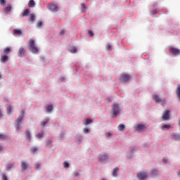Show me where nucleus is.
<instances>
[{"mask_svg": "<svg viewBox=\"0 0 180 180\" xmlns=\"http://www.w3.org/2000/svg\"><path fill=\"white\" fill-rule=\"evenodd\" d=\"M37 137L39 139L44 137V132H41V133L39 134L38 135H37Z\"/></svg>", "mask_w": 180, "mask_h": 180, "instance_id": "obj_35", "label": "nucleus"}, {"mask_svg": "<svg viewBox=\"0 0 180 180\" xmlns=\"http://www.w3.org/2000/svg\"><path fill=\"white\" fill-rule=\"evenodd\" d=\"M105 135H107L108 137H110L112 136V134L110 132L105 134Z\"/></svg>", "mask_w": 180, "mask_h": 180, "instance_id": "obj_47", "label": "nucleus"}, {"mask_svg": "<svg viewBox=\"0 0 180 180\" xmlns=\"http://www.w3.org/2000/svg\"><path fill=\"white\" fill-rule=\"evenodd\" d=\"M153 98L156 102V103H162V100L161 98H160L158 95L153 96Z\"/></svg>", "mask_w": 180, "mask_h": 180, "instance_id": "obj_13", "label": "nucleus"}, {"mask_svg": "<svg viewBox=\"0 0 180 180\" xmlns=\"http://www.w3.org/2000/svg\"><path fill=\"white\" fill-rule=\"evenodd\" d=\"M4 150V147H2L1 146H0V152Z\"/></svg>", "mask_w": 180, "mask_h": 180, "instance_id": "obj_50", "label": "nucleus"}, {"mask_svg": "<svg viewBox=\"0 0 180 180\" xmlns=\"http://www.w3.org/2000/svg\"><path fill=\"white\" fill-rule=\"evenodd\" d=\"M29 165L27 162H25L24 160L21 161V169L22 171H25L28 169Z\"/></svg>", "mask_w": 180, "mask_h": 180, "instance_id": "obj_10", "label": "nucleus"}, {"mask_svg": "<svg viewBox=\"0 0 180 180\" xmlns=\"http://www.w3.org/2000/svg\"><path fill=\"white\" fill-rule=\"evenodd\" d=\"M65 34V30H61L60 32V35H63Z\"/></svg>", "mask_w": 180, "mask_h": 180, "instance_id": "obj_46", "label": "nucleus"}, {"mask_svg": "<svg viewBox=\"0 0 180 180\" xmlns=\"http://www.w3.org/2000/svg\"><path fill=\"white\" fill-rule=\"evenodd\" d=\"M39 168H40V164H39V163L35 164V167H34V169H39Z\"/></svg>", "mask_w": 180, "mask_h": 180, "instance_id": "obj_38", "label": "nucleus"}, {"mask_svg": "<svg viewBox=\"0 0 180 180\" xmlns=\"http://www.w3.org/2000/svg\"><path fill=\"white\" fill-rule=\"evenodd\" d=\"M77 175H78V174L77 173V174H76V176H77Z\"/></svg>", "mask_w": 180, "mask_h": 180, "instance_id": "obj_56", "label": "nucleus"}, {"mask_svg": "<svg viewBox=\"0 0 180 180\" xmlns=\"http://www.w3.org/2000/svg\"><path fill=\"white\" fill-rule=\"evenodd\" d=\"M63 166L65 168H68L69 167V164L66 162H64Z\"/></svg>", "mask_w": 180, "mask_h": 180, "instance_id": "obj_40", "label": "nucleus"}, {"mask_svg": "<svg viewBox=\"0 0 180 180\" xmlns=\"http://www.w3.org/2000/svg\"><path fill=\"white\" fill-rule=\"evenodd\" d=\"M28 45H29V46H30L29 50H30L32 53H34V54H37V53H39V49H38V48L37 47L36 44H35V41H34V39H30L29 43H28Z\"/></svg>", "mask_w": 180, "mask_h": 180, "instance_id": "obj_1", "label": "nucleus"}, {"mask_svg": "<svg viewBox=\"0 0 180 180\" xmlns=\"http://www.w3.org/2000/svg\"><path fill=\"white\" fill-rule=\"evenodd\" d=\"M34 20H35V15H34V13H31V14L30 15V22H33L34 21Z\"/></svg>", "mask_w": 180, "mask_h": 180, "instance_id": "obj_20", "label": "nucleus"}, {"mask_svg": "<svg viewBox=\"0 0 180 180\" xmlns=\"http://www.w3.org/2000/svg\"><path fill=\"white\" fill-rule=\"evenodd\" d=\"M50 144H51V140H49V141L46 142V146H49Z\"/></svg>", "mask_w": 180, "mask_h": 180, "instance_id": "obj_45", "label": "nucleus"}, {"mask_svg": "<svg viewBox=\"0 0 180 180\" xmlns=\"http://www.w3.org/2000/svg\"><path fill=\"white\" fill-rule=\"evenodd\" d=\"M31 151L32 152V153H34L35 152L37 151V148H36V147L32 148Z\"/></svg>", "mask_w": 180, "mask_h": 180, "instance_id": "obj_36", "label": "nucleus"}, {"mask_svg": "<svg viewBox=\"0 0 180 180\" xmlns=\"http://www.w3.org/2000/svg\"><path fill=\"white\" fill-rule=\"evenodd\" d=\"M162 119L164 121H167L169 119V111L168 110H166L164 111L162 116Z\"/></svg>", "mask_w": 180, "mask_h": 180, "instance_id": "obj_5", "label": "nucleus"}, {"mask_svg": "<svg viewBox=\"0 0 180 180\" xmlns=\"http://www.w3.org/2000/svg\"><path fill=\"white\" fill-rule=\"evenodd\" d=\"M25 115V111H22V115Z\"/></svg>", "mask_w": 180, "mask_h": 180, "instance_id": "obj_53", "label": "nucleus"}, {"mask_svg": "<svg viewBox=\"0 0 180 180\" xmlns=\"http://www.w3.org/2000/svg\"><path fill=\"white\" fill-rule=\"evenodd\" d=\"M89 34L90 35L91 37H94V33L93 32V31L90 30L89 31Z\"/></svg>", "mask_w": 180, "mask_h": 180, "instance_id": "obj_41", "label": "nucleus"}, {"mask_svg": "<svg viewBox=\"0 0 180 180\" xmlns=\"http://www.w3.org/2000/svg\"><path fill=\"white\" fill-rule=\"evenodd\" d=\"M41 25H43V22H41V20H39L37 23V27H41Z\"/></svg>", "mask_w": 180, "mask_h": 180, "instance_id": "obj_37", "label": "nucleus"}, {"mask_svg": "<svg viewBox=\"0 0 180 180\" xmlns=\"http://www.w3.org/2000/svg\"><path fill=\"white\" fill-rule=\"evenodd\" d=\"M105 49H106L108 51H111V50H112V45L108 44V45L105 46Z\"/></svg>", "mask_w": 180, "mask_h": 180, "instance_id": "obj_33", "label": "nucleus"}, {"mask_svg": "<svg viewBox=\"0 0 180 180\" xmlns=\"http://www.w3.org/2000/svg\"><path fill=\"white\" fill-rule=\"evenodd\" d=\"M8 60V57L6 55L1 56V60L2 63H6Z\"/></svg>", "mask_w": 180, "mask_h": 180, "instance_id": "obj_18", "label": "nucleus"}, {"mask_svg": "<svg viewBox=\"0 0 180 180\" xmlns=\"http://www.w3.org/2000/svg\"><path fill=\"white\" fill-rule=\"evenodd\" d=\"M30 13V11L29 9H26L23 11V14H22V16L23 17H25V16H27Z\"/></svg>", "mask_w": 180, "mask_h": 180, "instance_id": "obj_27", "label": "nucleus"}, {"mask_svg": "<svg viewBox=\"0 0 180 180\" xmlns=\"http://www.w3.org/2000/svg\"><path fill=\"white\" fill-rule=\"evenodd\" d=\"M169 51L171 53H172L174 56H176L180 54V50L174 48L173 46L169 47Z\"/></svg>", "mask_w": 180, "mask_h": 180, "instance_id": "obj_4", "label": "nucleus"}, {"mask_svg": "<svg viewBox=\"0 0 180 180\" xmlns=\"http://www.w3.org/2000/svg\"><path fill=\"white\" fill-rule=\"evenodd\" d=\"M84 8H86L84 5H83Z\"/></svg>", "mask_w": 180, "mask_h": 180, "instance_id": "obj_55", "label": "nucleus"}, {"mask_svg": "<svg viewBox=\"0 0 180 180\" xmlns=\"http://www.w3.org/2000/svg\"><path fill=\"white\" fill-rule=\"evenodd\" d=\"M107 101H108V103H110V102H112V99H110V98H107Z\"/></svg>", "mask_w": 180, "mask_h": 180, "instance_id": "obj_48", "label": "nucleus"}, {"mask_svg": "<svg viewBox=\"0 0 180 180\" xmlns=\"http://www.w3.org/2000/svg\"><path fill=\"white\" fill-rule=\"evenodd\" d=\"M154 13H156V10L154 11Z\"/></svg>", "mask_w": 180, "mask_h": 180, "instance_id": "obj_54", "label": "nucleus"}, {"mask_svg": "<svg viewBox=\"0 0 180 180\" xmlns=\"http://www.w3.org/2000/svg\"><path fill=\"white\" fill-rule=\"evenodd\" d=\"M124 128H125V126L124 124H120L118 126V129L120 131H122L124 129Z\"/></svg>", "mask_w": 180, "mask_h": 180, "instance_id": "obj_30", "label": "nucleus"}, {"mask_svg": "<svg viewBox=\"0 0 180 180\" xmlns=\"http://www.w3.org/2000/svg\"><path fill=\"white\" fill-rule=\"evenodd\" d=\"M137 177L139 179L143 180L148 177V174L146 172H139L137 174Z\"/></svg>", "mask_w": 180, "mask_h": 180, "instance_id": "obj_7", "label": "nucleus"}, {"mask_svg": "<svg viewBox=\"0 0 180 180\" xmlns=\"http://www.w3.org/2000/svg\"><path fill=\"white\" fill-rule=\"evenodd\" d=\"M14 165H8L7 167H6V169H11L12 167H13Z\"/></svg>", "mask_w": 180, "mask_h": 180, "instance_id": "obj_32", "label": "nucleus"}, {"mask_svg": "<svg viewBox=\"0 0 180 180\" xmlns=\"http://www.w3.org/2000/svg\"><path fill=\"white\" fill-rule=\"evenodd\" d=\"M24 116H20L17 120L15 121V130L18 131L20 126L22 124V121L23 120Z\"/></svg>", "mask_w": 180, "mask_h": 180, "instance_id": "obj_3", "label": "nucleus"}, {"mask_svg": "<svg viewBox=\"0 0 180 180\" xmlns=\"http://www.w3.org/2000/svg\"><path fill=\"white\" fill-rule=\"evenodd\" d=\"M53 106L52 105H49L46 108V110L48 112H51L53 110Z\"/></svg>", "mask_w": 180, "mask_h": 180, "instance_id": "obj_24", "label": "nucleus"}, {"mask_svg": "<svg viewBox=\"0 0 180 180\" xmlns=\"http://www.w3.org/2000/svg\"><path fill=\"white\" fill-rule=\"evenodd\" d=\"M48 8L52 12H57L58 11V7L54 4H50Z\"/></svg>", "mask_w": 180, "mask_h": 180, "instance_id": "obj_9", "label": "nucleus"}, {"mask_svg": "<svg viewBox=\"0 0 180 180\" xmlns=\"http://www.w3.org/2000/svg\"><path fill=\"white\" fill-rule=\"evenodd\" d=\"M0 117H2V112L0 110Z\"/></svg>", "mask_w": 180, "mask_h": 180, "instance_id": "obj_51", "label": "nucleus"}, {"mask_svg": "<svg viewBox=\"0 0 180 180\" xmlns=\"http://www.w3.org/2000/svg\"><path fill=\"white\" fill-rule=\"evenodd\" d=\"M5 4H6V1L5 0H1L0 1V4L1 5H5Z\"/></svg>", "mask_w": 180, "mask_h": 180, "instance_id": "obj_44", "label": "nucleus"}, {"mask_svg": "<svg viewBox=\"0 0 180 180\" xmlns=\"http://www.w3.org/2000/svg\"><path fill=\"white\" fill-rule=\"evenodd\" d=\"M25 136H26L27 139L29 141H30V140H31V134H30V131L28 130L25 132Z\"/></svg>", "mask_w": 180, "mask_h": 180, "instance_id": "obj_19", "label": "nucleus"}, {"mask_svg": "<svg viewBox=\"0 0 180 180\" xmlns=\"http://www.w3.org/2000/svg\"><path fill=\"white\" fill-rule=\"evenodd\" d=\"M146 129H147V127H146V125L142 124H138V126L136 127V131L138 132H142L143 131H145Z\"/></svg>", "mask_w": 180, "mask_h": 180, "instance_id": "obj_8", "label": "nucleus"}, {"mask_svg": "<svg viewBox=\"0 0 180 180\" xmlns=\"http://www.w3.org/2000/svg\"><path fill=\"white\" fill-rule=\"evenodd\" d=\"M47 123H48V120L44 121V122H41V125L42 127H44Z\"/></svg>", "mask_w": 180, "mask_h": 180, "instance_id": "obj_39", "label": "nucleus"}, {"mask_svg": "<svg viewBox=\"0 0 180 180\" xmlns=\"http://www.w3.org/2000/svg\"><path fill=\"white\" fill-rule=\"evenodd\" d=\"M118 170H119L118 167H115L113 169L112 173V175L113 177H117V172H118Z\"/></svg>", "mask_w": 180, "mask_h": 180, "instance_id": "obj_15", "label": "nucleus"}, {"mask_svg": "<svg viewBox=\"0 0 180 180\" xmlns=\"http://www.w3.org/2000/svg\"><path fill=\"white\" fill-rule=\"evenodd\" d=\"M8 136L5 134H0V141L7 140Z\"/></svg>", "mask_w": 180, "mask_h": 180, "instance_id": "obj_22", "label": "nucleus"}, {"mask_svg": "<svg viewBox=\"0 0 180 180\" xmlns=\"http://www.w3.org/2000/svg\"><path fill=\"white\" fill-rule=\"evenodd\" d=\"M10 51H11V49H10V48H8V47H6V48H4V53L5 54H8V53H10Z\"/></svg>", "mask_w": 180, "mask_h": 180, "instance_id": "obj_28", "label": "nucleus"}, {"mask_svg": "<svg viewBox=\"0 0 180 180\" xmlns=\"http://www.w3.org/2000/svg\"><path fill=\"white\" fill-rule=\"evenodd\" d=\"M178 175H180V170L177 172Z\"/></svg>", "mask_w": 180, "mask_h": 180, "instance_id": "obj_52", "label": "nucleus"}, {"mask_svg": "<svg viewBox=\"0 0 180 180\" xmlns=\"http://www.w3.org/2000/svg\"><path fill=\"white\" fill-rule=\"evenodd\" d=\"M11 10V6L10 5L5 8L6 12H10Z\"/></svg>", "mask_w": 180, "mask_h": 180, "instance_id": "obj_31", "label": "nucleus"}, {"mask_svg": "<svg viewBox=\"0 0 180 180\" xmlns=\"http://www.w3.org/2000/svg\"><path fill=\"white\" fill-rule=\"evenodd\" d=\"M158 174V171L157 169H153L151 171L150 176H151L152 177L156 176Z\"/></svg>", "mask_w": 180, "mask_h": 180, "instance_id": "obj_14", "label": "nucleus"}, {"mask_svg": "<svg viewBox=\"0 0 180 180\" xmlns=\"http://www.w3.org/2000/svg\"><path fill=\"white\" fill-rule=\"evenodd\" d=\"M12 109H13V107L9 104L8 106L7 107V113L8 114H11L12 113Z\"/></svg>", "mask_w": 180, "mask_h": 180, "instance_id": "obj_16", "label": "nucleus"}, {"mask_svg": "<svg viewBox=\"0 0 180 180\" xmlns=\"http://www.w3.org/2000/svg\"><path fill=\"white\" fill-rule=\"evenodd\" d=\"M130 79V76L129 75H123L120 80L124 82H127Z\"/></svg>", "mask_w": 180, "mask_h": 180, "instance_id": "obj_12", "label": "nucleus"}, {"mask_svg": "<svg viewBox=\"0 0 180 180\" xmlns=\"http://www.w3.org/2000/svg\"><path fill=\"white\" fill-rule=\"evenodd\" d=\"M173 139L174 141H179L180 140V135L177 134H174L173 135Z\"/></svg>", "mask_w": 180, "mask_h": 180, "instance_id": "obj_21", "label": "nucleus"}, {"mask_svg": "<svg viewBox=\"0 0 180 180\" xmlns=\"http://www.w3.org/2000/svg\"><path fill=\"white\" fill-rule=\"evenodd\" d=\"M15 34L20 35L22 32L18 29H15L13 30Z\"/></svg>", "mask_w": 180, "mask_h": 180, "instance_id": "obj_29", "label": "nucleus"}, {"mask_svg": "<svg viewBox=\"0 0 180 180\" xmlns=\"http://www.w3.org/2000/svg\"><path fill=\"white\" fill-rule=\"evenodd\" d=\"M92 120L90 118H88L87 120H86V122H84V125H88L90 124V123H92Z\"/></svg>", "mask_w": 180, "mask_h": 180, "instance_id": "obj_25", "label": "nucleus"}, {"mask_svg": "<svg viewBox=\"0 0 180 180\" xmlns=\"http://www.w3.org/2000/svg\"><path fill=\"white\" fill-rule=\"evenodd\" d=\"M102 180H105V179H103Z\"/></svg>", "mask_w": 180, "mask_h": 180, "instance_id": "obj_57", "label": "nucleus"}, {"mask_svg": "<svg viewBox=\"0 0 180 180\" xmlns=\"http://www.w3.org/2000/svg\"><path fill=\"white\" fill-rule=\"evenodd\" d=\"M169 129H171V125H169V124H165L162 127V130Z\"/></svg>", "mask_w": 180, "mask_h": 180, "instance_id": "obj_23", "label": "nucleus"}, {"mask_svg": "<svg viewBox=\"0 0 180 180\" xmlns=\"http://www.w3.org/2000/svg\"><path fill=\"white\" fill-rule=\"evenodd\" d=\"M2 180H8V177L5 174H1Z\"/></svg>", "mask_w": 180, "mask_h": 180, "instance_id": "obj_34", "label": "nucleus"}, {"mask_svg": "<svg viewBox=\"0 0 180 180\" xmlns=\"http://www.w3.org/2000/svg\"><path fill=\"white\" fill-rule=\"evenodd\" d=\"M112 118H115L117 117V115L120 113V106L118 104H113L112 105Z\"/></svg>", "mask_w": 180, "mask_h": 180, "instance_id": "obj_2", "label": "nucleus"}, {"mask_svg": "<svg viewBox=\"0 0 180 180\" xmlns=\"http://www.w3.org/2000/svg\"><path fill=\"white\" fill-rule=\"evenodd\" d=\"M89 132V129H87V128H84V133L87 134Z\"/></svg>", "mask_w": 180, "mask_h": 180, "instance_id": "obj_42", "label": "nucleus"}, {"mask_svg": "<svg viewBox=\"0 0 180 180\" xmlns=\"http://www.w3.org/2000/svg\"><path fill=\"white\" fill-rule=\"evenodd\" d=\"M72 53H75L77 52V48L75 46H72L70 49Z\"/></svg>", "mask_w": 180, "mask_h": 180, "instance_id": "obj_26", "label": "nucleus"}, {"mask_svg": "<svg viewBox=\"0 0 180 180\" xmlns=\"http://www.w3.org/2000/svg\"><path fill=\"white\" fill-rule=\"evenodd\" d=\"M64 136H65V133L64 132H61L60 134V139H63Z\"/></svg>", "mask_w": 180, "mask_h": 180, "instance_id": "obj_43", "label": "nucleus"}, {"mask_svg": "<svg viewBox=\"0 0 180 180\" xmlns=\"http://www.w3.org/2000/svg\"><path fill=\"white\" fill-rule=\"evenodd\" d=\"M25 55V49L23 47H20L18 51V56L20 58L24 57Z\"/></svg>", "mask_w": 180, "mask_h": 180, "instance_id": "obj_11", "label": "nucleus"}, {"mask_svg": "<svg viewBox=\"0 0 180 180\" xmlns=\"http://www.w3.org/2000/svg\"><path fill=\"white\" fill-rule=\"evenodd\" d=\"M30 8H34L35 6V2L34 0H30L28 3Z\"/></svg>", "mask_w": 180, "mask_h": 180, "instance_id": "obj_17", "label": "nucleus"}, {"mask_svg": "<svg viewBox=\"0 0 180 180\" xmlns=\"http://www.w3.org/2000/svg\"><path fill=\"white\" fill-rule=\"evenodd\" d=\"M108 158V155L106 153H103L98 156L99 161H101L102 162H105Z\"/></svg>", "mask_w": 180, "mask_h": 180, "instance_id": "obj_6", "label": "nucleus"}, {"mask_svg": "<svg viewBox=\"0 0 180 180\" xmlns=\"http://www.w3.org/2000/svg\"><path fill=\"white\" fill-rule=\"evenodd\" d=\"M162 161H163L164 163H167V160L165 158L162 159Z\"/></svg>", "mask_w": 180, "mask_h": 180, "instance_id": "obj_49", "label": "nucleus"}]
</instances>
